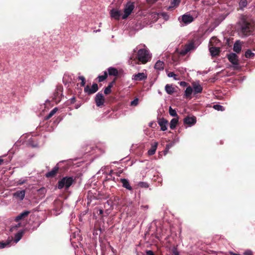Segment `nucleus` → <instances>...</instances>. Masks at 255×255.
<instances>
[{"instance_id":"13","label":"nucleus","mask_w":255,"mask_h":255,"mask_svg":"<svg viewBox=\"0 0 255 255\" xmlns=\"http://www.w3.org/2000/svg\"><path fill=\"white\" fill-rule=\"evenodd\" d=\"M182 20L185 24H188L194 20V18L190 14H185L182 16Z\"/></svg>"},{"instance_id":"57","label":"nucleus","mask_w":255,"mask_h":255,"mask_svg":"<svg viewBox=\"0 0 255 255\" xmlns=\"http://www.w3.org/2000/svg\"><path fill=\"white\" fill-rule=\"evenodd\" d=\"M24 183V182H22V181H20V182L19 183L20 185H22V184H23Z\"/></svg>"},{"instance_id":"24","label":"nucleus","mask_w":255,"mask_h":255,"mask_svg":"<svg viewBox=\"0 0 255 255\" xmlns=\"http://www.w3.org/2000/svg\"><path fill=\"white\" fill-rule=\"evenodd\" d=\"M108 74L110 76H117L118 75V70L114 67H109L108 69Z\"/></svg>"},{"instance_id":"29","label":"nucleus","mask_w":255,"mask_h":255,"mask_svg":"<svg viewBox=\"0 0 255 255\" xmlns=\"http://www.w3.org/2000/svg\"><path fill=\"white\" fill-rule=\"evenodd\" d=\"M193 92V90L192 88L190 86H188V87H187V88L185 91L184 96L186 98L190 97Z\"/></svg>"},{"instance_id":"42","label":"nucleus","mask_w":255,"mask_h":255,"mask_svg":"<svg viewBox=\"0 0 255 255\" xmlns=\"http://www.w3.org/2000/svg\"><path fill=\"white\" fill-rule=\"evenodd\" d=\"M138 103V99L135 98V99H134L133 101H132L131 102L130 105L135 106L137 105Z\"/></svg>"},{"instance_id":"25","label":"nucleus","mask_w":255,"mask_h":255,"mask_svg":"<svg viewBox=\"0 0 255 255\" xmlns=\"http://www.w3.org/2000/svg\"><path fill=\"white\" fill-rule=\"evenodd\" d=\"M164 67V62L162 61H161L160 60L157 61L154 65V68L155 69H157L158 70H163Z\"/></svg>"},{"instance_id":"46","label":"nucleus","mask_w":255,"mask_h":255,"mask_svg":"<svg viewBox=\"0 0 255 255\" xmlns=\"http://www.w3.org/2000/svg\"><path fill=\"white\" fill-rule=\"evenodd\" d=\"M216 41L218 42V40L215 37H212L210 41V44L212 45L213 42H216Z\"/></svg>"},{"instance_id":"32","label":"nucleus","mask_w":255,"mask_h":255,"mask_svg":"<svg viewBox=\"0 0 255 255\" xmlns=\"http://www.w3.org/2000/svg\"><path fill=\"white\" fill-rule=\"evenodd\" d=\"M180 59V55L178 52H175L172 56V60L174 62H177L179 61Z\"/></svg>"},{"instance_id":"20","label":"nucleus","mask_w":255,"mask_h":255,"mask_svg":"<svg viewBox=\"0 0 255 255\" xmlns=\"http://www.w3.org/2000/svg\"><path fill=\"white\" fill-rule=\"evenodd\" d=\"M158 145L157 142H154L153 143H152L151 145L150 148L148 151V154L149 155H152L154 154L155 151L156 150L157 147Z\"/></svg>"},{"instance_id":"59","label":"nucleus","mask_w":255,"mask_h":255,"mask_svg":"<svg viewBox=\"0 0 255 255\" xmlns=\"http://www.w3.org/2000/svg\"><path fill=\"white\" fill-rule=\"evenodd\" d=\"M79 107V106H76V108L78 109Z\"/></svg>"},{"instance_id":"33","label":"nucleus","mask_w":255,"mask_h":255,"mask_svg":"<svg viewBox=\"0 0 255 255\" xmlns=\"http://www.w3.org/2000/svg\"><path fill=\"white\" fill-rule=\"evenodd\" d=\"M255 56V54L251 50L248 49L245 53V56L248 58H253Z\"/></svg>"},{"instance_id":"18","label":"nucleus","mask_w":255,"mask_h":255,"mask_svg":"<svg viewBox=\"0 0 255 255\" xmlns=\"http://www.w3.org/2000/svg\"><path fill=\"white\" fill-rule=\"evenodd\" d=\"M30 212L28 211H25L22 213L19 214L18 216H17L15 218V221L16 222H19L20 220L24 219L25 217H27L29 214Z\"/></svg>"},{"instance_id":"56","label":"nucleus","mask_w":255,"mask_h":255,"mask_svg":"<svg viewBox=\"0 0 255 255\" xmlns=\"http://www.w3.org/2000/svg\"><path fill=\"white\" fill-rule=\"evenodd\" d=\"M24 183V182H22V181H20V182L19 183L20 185H22V184H23Z\"/></svg>"},{"instance_id":"21","label":"nucleus","mask_w":255,"mask_h":255,"mask_svg":"<svg viewBox=\"0 0 255 255\" xmlns=\"http://www.w3.org/2000/svg\"><path fill=\"white\" fill-rule=\"evenodd\" d=\"M147 77L143 73H138L133 75V79L135 81H142L146 79Z\"/></svg>"},{"instance_id":"12","label":"nucleus","mask_w":255,"mask_h":255,"mask_svg":"<svg viewBox=\"0 0 255 255\" xmlns=\"http://www.w3.org/2000/svg\"><path fill=\"white\" fill-rule=\"evenodd\" d=\"M158 124L160 126L162 131H165L167 129V120L164 118L159 119L158 121Z\"/></svg>"},{"instance_id":"8","label":"nucleus","mask_w":255,"mask_h":255,"mask_svg":"<svg viewBox=\"0 0 255 255\" xmlns=\"http://www.w3.org/2000/svg\"><path fill=\"white\" fill-rule=\"evenodd\" d=\"M227 57L229 61L234 65L235 68H236V66H238L239 64V60L238 56L236 53H231L227 55Z\"/></svg>"},{"instance_id":"41","label":"nucleus","mask_w":255,"mask_h":255,"mask_svg":"<svg viewBox=\"0 0 255 255\" xmlns=\"http://www.w3.org/2000/svg\"><path fill=\"white\" fill-rule=\"evenodd\" d=\"M138 186L141 188H147L148 187V184L146 182H140L138 183Z\"/></svg>"},{"instance_id":"5","label":"nucleus","mask_w":255,"mask_h":255,"mask_svg":"<svg viewBox=\"0 0 255 255\" xmlns=\"http://www.w3.org/2000/svg\"><path fill=\"white\" fill-rule=\"evenodd\" d=\"M95 102L97 107H102L104 106L105 99L103 94L100 92L98 93L95 96Z\"/></svg>"},{"instance_id":"54","label":"nucleus","mask_w":255,"mask_h":255,"mask_svg":"<svg viewBox=\"0 0 255 255\" xmlns=\"http://www.w3.org/2000/svg\"><path fill=\"white\" fill-rule=\"evenodd\" d=\"M3 162V160L0 158V165H1Z\"/></svg>"},{"instance_id":"15","label":"nucleus","mask_w":255,"mask_h":255,"mask_svg":"<svg viewBox=\"0 0 255 255\" xmlns=\"http://www.w3.org/2000/svg\"><path fill=\"white\" fill-rule=\"evenodd\" d=\"M210 52L212 56H217L219 55L221 50L219 47L212 46L209 48Z\"/></svg>"},{"instance_id":"3","label":"nucleus","mask_w":255,"mask_h":255,"mask_svg":"<svg viewBox=\"0 0 255 255\" xmlns=\"http://www.w3.org/2000/svg\"><path fill=\"white\" fill-rule=\"evenodd\" d=\"M241 32L245 36H249L253 31L254 28L250 22L245 16L242 18Z\"/></svg>"},{"instance_id":"51","label":"nucleus","mask_w":255,"mask_h":255,"mask_svg":"<svg viewBox=\"0 0 255 255\" xmlns=\"http://www.w3.org/2000/svg\"><path fill=\"white\" fill-rule=\"evenodd\" d=\"M187 83L185 82H180V85L182 86H186Z\"/></svg>"},{"instance_id":"19","label":"nucleus","mask_w":255,"mask_h":255,"mask_svg":"<svg viewBox=\"0 0 255 255\" xmlns=\"http://www.w3.org/2000/svg\"><path fill=\"white\" fill-rule=\"evenodd\" d=\"M193 90L194 93V94L201 93L203 90L202 87L199 84L193 83Z\"/></svg>"},{"instance_id":"17","label":"nucleus","mask_w":255,"mask_h":255,"mask_svg":"<svg viewBox=\"0 0 255 255\" xmlns=\"http://www.w3.org/2000/svg\"><path fill=\"white\" fill-rule=\"evenodd\" d=\"M120 181L122 183V186L123 187L130 191L132 190V188L130 185L129 181L128 179L125 178H122L120 179Z\"/></svg>"},{"instance_id":"38","label":"nucleus","mask_w":255,"mask_h":255,"mask_svg":"<svg viewBox=\"0 0 255 255\" xmlns=\"http://www.w3.org/2000/svg\"><path fill=\"white\" fill-rule=\"evenodd\" d=\"M21 224L20 223H18L15 225L12 226L10 228V231L13 232L15 230H16L18 228H19L21 226Z\"/></svg>"},{"instance_id":"10","label":"nucleus","mask_w":255,"mask_h":255,"mask_svg":"<svg viewBox=\"0 0 255 255\" xmlns=\"http://www.w3.org/2000/svg\"><path fill=\"white\" fill-rule=\"evenodd\" d=\"M184 124L189 126L194 125L196 123V118L194 116H187L184 119Z\"/></svg>"},{"instance_id":"58","label":"nucleus","mask_w":255,"mask_h":255,"mask_svg":"<svg viewBox=\"0 0 255 255\" xmlns=\"http://www.w3.org/2000/svg\"><path fill=\"white\" fill-rule=\"evenodd\" d=\"M141 207H145V208H148V206H142Z\"/></svg>"},{"instance_id":"22","label":"nucleus","mask_w":255,"mask_h":255,"mask_svg":"<svg viewBox=\"0 0 255 255\" xmlns=\"http://www.w3.org/2000/svg\"><path fill=\"white\" fill-rule=\"evenodd\" d=\"M25 190H19L17 191L13 194V196L19 198L20 200H23L25 196Z\"/></svg>"},{"instance_id":"16","label":"nucleus","mask_w":255,"mask_h":255,"mask_svg":"<svg viewBox=\"0 0 255 255\" xmlns=\"http://www.w3.org/2000/svg\"><path fill=\"white\" fill-rule=\"evenodd\" d=\"M13 241L12 237H8L7 240L5 241L0 242V249H3L10 245V243Z\"/></svg>"},{"instance_id":"44","label":"nucleus","mask_w":255,"mask_h":255,"mask_svg":"<svg viewBox=\"0 0 255 255\" xmlns=\"http://www.w3.org/2000/svg\"><path fill=\"white\" fill-rule=\"evenodd\" d=\"M111 93V89L107 87L104 90V94L108 95Z\"/></svg>"},{"instance_id":"1","label":"nucleus","mask_w":255,"mask_h":255,"mask_svg":"<svg viewBox=\"0 0 255 255\" xmlns=\"http://www.w3.org/2000/svg\"><path fill=\"white\" fill-rule=\"evenodd\" d=\"M149 52L145 49H140L137 51V54L130 57L131 64H145L150 59Z\"/></svg>"},{"instance_id":"23","label":"nucleus","mask_w":255,"mask_h":255,"mask_svg":"<svg viewBox=\"0 0 255 255\" xmlns=\"http://www.w3.org/2000/svg\"><path fill=\"white\" fill-rule=\"evenodd\" d=\"M165 90L167 94L172 95L175 92V89L172 85L167 84L165 87Z\"/></svg>"},{"instance_id":"28","label":"nucleus","mask_w":255,"mask_h":255,"mask_svg":"<svg viewBox=\"0 0 255 255\" xmlns=\"http://www.w3.org/2000/svg\"><path fill=\"white\" fill-rule=\"evenodd\" d=\"M24 234L23 231H21L17 233L14 236V242L16 243H17L22 238Z\"/></svg>"},{"instance_id":"39","label":"nucleus","mask_w":255,"mask_h":255,"mask_svg":"<svg viewBox=\"0 0 255 255\" xmlns=\"http://www.w3.org/2000/svg\"><path fill=\"white\" fill-rule=\"evenodd\" d=\"M213 108L214 109L218 110V111H222L224 110V108L222 106L220 105H214Z\"/></svg>"},{"instance_id":"26","label":"nucleus","mask_w":255,"mask_h":255,"mask_svg":"<svg viewBox=\"0 0 255 255\" xmlns=\"http://www.w3.org/2000/svg\"><path fill=\"white\" fill-rule=\"evenodd\" d=\"M233 50L237 53H239L242 50L241 45L239 41H236L234 45Z\"/></svg>"},{"instance_id":"52","label":"nucleus","mask_w":255,"mask_h":255,"mask_svg":"<svg viewBox=\"0 0 255 255\" xmlns=\"http://www.w3.org/2000/svg\"><path fill=\"white\" fill-rule=\"evenodd\" d=\"M171 146V144H167L166 145V149H169L170 147Z\"/></svg>"},{"instance_id":"27","label":"nucleus","mask_w":255,"mask_h":255,"mask_svg":"<svg viewBox=\"0 0 255 255\" xmlns=\"http://www.w3.org/2000/svg\"><path fill=\"white\" fill-rule=\"evenodd\" d=\"M178 123V117L176 118H173L171 120L170 123V128L171 129H174L175 128L177 125Z\"/></svg>"},{"instance_id":"48","label":"nucleus","mask_w":255,"mask_h":255,"mask_svg":"<svg viewBox=\"0 0 255 255\" xmlns=\"http://www.w3.org/2000/svg\"><path fill=\"white\" fill-rule=\"evenodd\" d=\"M173 255H179V254L176 249H175L173 251Z\"/></svg>"},{"instance_id":"34","label":"nucleus","mask_w":255,"mask_h":255,"mask_svg":"<svg viewBox=\"0 0 255 255\" xmlns=\"http://www.w3.org/2000/svg\"><path fill=\"white\" fill-rule=\"evenodd\" d=\"M169 113L172 117H178L175 110L173 109L171 107H169Z\"/></svg>"},{"instance_id":"2","label":"nucleus","mask_w":255,"mask_h":255,"mask_svg":"<svg viewBox=\"0 0 255 255\" xmlns=\"http://www.w3.org/2000/svg\"><path fill=\"white\" fill-rule=\"evenodd\" d=\"M76 178L73 176H65L58 181L57 187L59 189L65 188V190H68L69 187L75 182Z\"/></svg>"},{"instance_id":"43","label":"nucleus","mask_w":255,"mask_h":255,"mask_svg":"<svg viewBox=\"0 0 255 255\" xmlns=\"http://www.w3.org/2000/svg\"><path fill=\"white\" fill-rule=\"evenodd\" d=\"M116 80H117V78H115L111 82H110L109 83V84L108 85L107 87L111 89V88L113 87L114 85L115 84Z\"/></svg>"},{"instance_id":"11","label":"nucleus","mask_w":255,"mask_h":255,"mask_svg":"<svg viewBox=\"0 0 255 255\" xmlns=\"http://www.w3.org/2000/svg\"><path fill=\"white\" fill-rule=\"evenodd\" d=\"M59 169V167L57 165L55 166L52 169L51 171H50L49 172H48L47 173H46L45 176L47 178H53V177H54L56 175L57 173L58 172Z\"/></svg>"},{"instance_id":"9","label":"nucleus","mask_w":255,"mask_h":255,"mask_svg":"<svg viewBox=\"0 0 255 255\" xmlns=\"http://www.w3.org/2000/svg\"><path fill=\"white\" fill-rule=\"evenodd\" d=\"M98 90V86L96 83H94L91 87H90L89 85H87L84 88V92L88 95H90L96 93Z\"/></svg>"},{"instance_id":"47","label":"nucleus","mask_w":255,"mask_h":255,"mask_svg":"<svg viewBox=\"0 0 255 255\" xmlns=\"http://www.w3.org/2000/svg\"><path fill=\"white\" fill-rule=\"evenodd\" d=\"M146 255H155L154 253L151 250H147L146 251Z\"/></svg>"},{"instance_id":"35","label":"nucleus","mask_w":255,"mask_h":255,"mask_svg":"<svg viewBox=\"0 0 255 255\" xmlns=\"http://www.w3.org/2000/svg\"><path fill=\"white\" fill-rule=\"evenodd\" d=\"M71 80H72V79L71 78H70L68 75H64L63 78V82L64 83L65 82V84L67 83H70Z\"/></svg>"},{"instance_id":"6","label":"nucleus","mask_w":255,"mask_h":255,"mask_svg":"<svg viewBox=\"0 0 255 255\" xmlns=\"http://www.w3.org/2000/svg\"><path fill=\"white\" fill-rule=\"evenodd\" d=\"M63 87L61 86H57L53 94V100L55 102H59L62 96Z\"/></svg>"},{"instance_id":"4","label":"nucleus","mask_w":255,"mask_h":255,"mask_svg":"<svg viewBox=\"0 0 255 255\" xmlns=\"http://www.w3.org/2000/svg\"><path fill=\"white\" fill-rule=\"evenodd\" d=\"M135 8L134 2L128 1L125 5L124 8V14L122 16V19H125L131 14L133 10Z\"/></svg>"},{"instance_id":"37","label":"nucleus","mask_w":255,"mask_h":255,"mask_svg":"<svg viewBox=\"0 0 255 255\" xmlns=\"http://www.w3.org/2000/svg\"><path fill=\"white\" fill-rule=\"evenodd\" d=\"M248 2L247 0H240L239 5L241 7H245L247 6Z\"/></svg>"},{"instance_id":"40","label":"nucleus","mask_w":255,"mask_h":255,"mask_svg":"<svg viewBox=\"0 0 255 255\" xmlns=\"http://www.w3.org/2000/svg\"><path fill=\"white\" fill-rule=\"evenodd\" d=\"M78 79H79V80H80L81 81V82L80 83L81 86H82V87L85 86L86 82H85V78H84V77L83 76H79L78 77Z\"/></svg>"},{"instance_id":"36","label":"nucleus","mask_w":255,"mask_h":255,"mask_svg":"<svg viewBox=\"0 0 255 255\" xmlns=\"http://www.w3.org/2000/svg\"><path fill=\"white\" fill-rule=\"evenodd\" d=\"M180 0H173L171 1V4L172 7H177L179 5Z\"/></svg>"},{"instance_id":"7","label":"nucleus","mask_w":255,"mask_h":255,"mask_svg":"<svg viewBox=\"0 0 255 255\" xmlns=\"http://www.w3.org/2000/svg\"><path fill=\"white\" fill-rule=\"evenodd\" d=\"M195 48L194 42H191L186 44L184 48L178 52L180 55L185 56L188 52Z\"/></svg>"},{"instance_id":"49","label":"nucleus","mask_w":255,"mask_h":255,"mask_svg":"<svg viewBox=\"0 0 255 255\" xmlns=\"http://www.w3.org/2000/svg\"><path fill=\"white\" fill-rule=\"evenodd\" d=\"M168 76L169 77H175L176 76V74H175L173 72H170L168 74Z\"/></svg>"},{"instance_id":"30","label":"nucleus","mask_w":255,"mask_h":255,"mask_svg":"<svg viewBox=\"0 0 255 255\" xmlns=\"http://www.w3.org/2000/svg\"><path fill=\"white\" fill-rule=\"evenodd\" d=\"M58 109L57 108H54L52 110H51L49 114L46 116L44 119L45 120H48L50 119L57 111Z\"/></svg>"},{"instance_id":"14","label":"nucleus","mask_w":255,"mask_h":255,"mask_svg":"<svg viewBox=\"0 0 255 255\" xmlns=\"http://www.w3.org/2000/svg\"><path fill=\"white\" fill-rule=\"evenodd\" d=\"M111 15L115 19L119 20L121 16V11L117 9H112L110 12Z\"/></svg>"},{"instance_id":"53","label":"nucleus","mask_w":255,"mask_h":255,"mask_svg":"<svg viewBox=\"0 0 255 255\" xmlns=\"http://www.w3.org/2000/svg\"><path fill=\"white\" fill-rule=\"evenodd\" d=\"M103 214V210H102V209H100V210H99V214L102 215V214Z\"/></svg>"},{"instance_id":"50","label":"nucleus","mask_w":255,"mask_h":255,"mask_svg":"<svg viewBox=\"0 0 255 255\" xmlns=\"http://www.w3.org/2000/svg\"><path fill=\"white\" fill-rule=\"evenodd\" d=\"M70 100L71 104H74L76 102V98L75 97H72Z\"/></svg>"},{"instance_id":"55","label":"nucleus","mask_w":255,"mask_h":255,"mask_svg":"<svg viewBox=\"0 0 255 255\" xmlns=\"http://www.w3.org/2000/svg\"><path fill=\"white\" fill-rule=\"evenodd\" d=\"M161 15L164 16V15H166V14L165 13L163 12L161 13Z\"/></svg>"},{"instance_id":"31","label":"nucleus","mask_w":255,"mask_h":255,"mask_svg":"<svg viewBox=\"0 0 255 255\" xmlns=\"http://www.w3.org/2000/svg\"><path fill=\"white\" fill-rule=\"evenodd\" d=\"M107 77H108V73L106 71H105L104 72V75H100L98 77V82H101L104 81L105 80H106L107 79Z\"/></svg>"},{"instance_id":"45","label":"nucleus","mask_w":255,"mask_h":255,"mask_svg":"<svg viewBox=\"0 0 255 255\" xmlns=\"http://www.w3.org/2000/svg\"><path fill=\"white\" fill-rule=\"evenodd\" d=\"M244 255H253V253L251 251L247 250L244 253Z\"/></svg>"}]
</instances>
